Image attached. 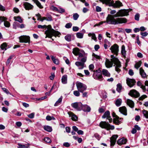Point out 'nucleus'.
Wrapping results in <instances>:
<instances>
[{
    "label": "nucleus",
    "mask_w": 148,
    "mask_h": 148,
    "mask_svg": "<svg viewBox=\"0 0 148 148\" xmlns=\"http://www.w3.org/2000/svg\"><path fill=\"white\" fill-rule=\"evenodd\" d=\"M131 10V9L121 10L114 15L108 14L106 18L107 23L113 25L126 23L127 22V20L126 18H115L114 17L127 16L129 15V12Z\"/></svg>",
    "instance_id": "nucleus-1"
},
{
    "label": "nucleus",
    "mask_w": 148,
    "mask_h": 148,
    "mask_svg": "<svg viewBox=\"0 0 148 148\" xmlns=\"http://www.w3.org/2000/svg\"><path fill=\"white\" fill-rule=\"evenodd\" d=\"M38 27L39 28H47V30L45 33L46 35L45 38L48 37L51 38L53 36H59L60 34V32L52 29L51 26L50 25L48 26L39 25H38Z\"/></svg>",
    "instance_id": "nucleus-2"
},
{
    "label": "nucleus",
    "mask_w": 148,
    "mask_h": 148,
    "mask_svg": "<svg viewBox=\"0 0 148 148\" xmlns=\"http://www.w3.org/2000/svg\"><path fill=\"white\" fill-rule=\"evenodd\" d=\"M111 60L114 62L116 65L115 67L116 71L119 73L121 71L120 68L121 67L120 62L117 58H115L113 55L111 56Z\"/></svg>",
    "instance_id": "nucleus-3"
},
{
    "label": "nucleus",
    "mask_w": 148,
    "mask_h": 148,
    "mask_svg": "<svg viewBox=\"0 0 148 148\" xmlns=\"http://www.w3.org/2000/svg\"><path fill=\"white\" fill-rule=\"evenodd\" d=\"M19 42L22 43H29L30 42V37L29 36L26 35H23L19 37Z\"/></svg>",
    "instance_id": "nucleus-4"
},
{
    "label": "nucleus",
    "mask_w": 148,
    "mask_h": 148,
    "mask_svg": "<svg viewBox=\"0 0 148 148\" xmlns=\"http://www.w3.org/2000/svg\"><path fill=\"white\" fill-rule=\"evenodd\" d=\"M76 85L78 90L81 92L84 91L86 88V86L80 82H77L76 83Z\"/></svg>",
    "instance_id": "nucleus-5"
},
{
    "label": "nucleus",
    "mask_w": 148,
    "mask_h": 148,
    "mask_svg": "<svg viewBox=\"0 0 148 148\" xmlns=\"http://www.w3.org/2000/svg\"><path fill=\"white\" fill-rule=\"evenodd\" d=\"M71 105L73 108L77 110L80 111L82 110L83 105L80 102L72 103Z\"/></svg>",
    "instance_id": "nucleus-6"
},
{
    "label": "nucleus",
    "mask_w": 148,
    "mask_h": 148,
    "mask_svg": "<svg viewBox=\"0 0 148 148\" xmlns=\"http://www.w3.org/2000/svg\"><path fill=\"white\" fill-rule=\"evenodd\" d=\"M87 54L86 53L83 51H82V53L79 54L78 58H81V61L84 64L86 62L87 59Z\"/></svg>",
    "instance_id": "nucleus-7"
},
{
    "label": "nucleus",
    "mask_w": 148,
    "mask_h": 148,
    "mask_svg": "<svg viewBox=\"0 0 148 148\" xmlns=\"http://www.w3.org/2000/svg\"><path fill=\"white\" fill-rule=\"evenodd\" d=\"M93 76L94 78L101 80V79L102 78V76L101 71L100 69L96 71L94 73Z\"/></svg>",
    "instance_id": "nucleus-8"
},
{
    "label": "nucleus",
    "mask_w": 148,
    "mask_h": 148,
    "mask_svg": "<svg viewBox=\"0 0 148 148\" xmlns=\"http://www.w3.org/2000/svg\"><path fill=\"white\" fill-rule=\"evenodd\" d=\"M119 47L116 44H114L111 46L110 49L111 50L112 52L114 53L116 55H118V52L119 51Z\"/></svg>",
    "instance_id": "nucleus-9"
},
{
    "label": "nucleus",
    "mask_w": 148,
    "mask_h": 148,
    "mask_svg": "<svg viewBox=\"0 0 148 148\" xmlns=\"http://www.w3.org/2000/svg\"><path fill=\"white\" fill-rule=\"evenodd\" d=\"M7 18H6L4 16L0 17V23H1L3 21L4 22V25L6 27H9L10 26V23L6 21Z\"/></svg>",
    "instance_id": "nucleus-10"
},
{
    "label": "nucleus",
    "mask_w": 148,
    "mask_h": 148,
    "mask_svg": "<svg viewBox=\"0 0 148 148\" xmlns=\"http://www.w3.org/2000/svg\"><path fill=\"white\" fill-rule=\"evenodd\" d=\"M102 117L103 119L106 118L110 122H111L112 121V119L110 116V112L108 111H106L102 116Z\"/></svg>",
    "instance_id": "nucleus-11"
},
{
    "label": "nucleus",
    "mask_w": 148,
    "mask_h": 148,
    "mask_svg": "<svg viewBox=\"0 0 148 148\" xmlns=\"http://www.w3.org/2000/svg\"><path fill=\"white\" fill-rule=\"evenodd\" d=\"M126 82L128 85L131 87L134 85L136 83V81L133 79H130L127 78L126 79Z\"/></svg>",
    "instance_id": "nucleus-12"
},
{
    "label": "nucleus",
    "mask_w": 148,
    "mask_h": 148,
    "mask_svg": "<svg viewBox=\"0 0 148 148\" xmlns=\"http://www.w3.org/2000/svg\"><path fill=\"white\" fill-rule=\"evenodd\" d=\"M118 137V136L117 135H114L110 138V142L111 146H113L114 145L116 142V138Z\"/></svg>",
    "instance_id": "nucleus-13"
},
{
    "label": "nucleus",
    "mask_w": 148,
    "mask_h": 148,
    "mask_svg": "<svg viewBox=\"0 0 148 148\" xmlns=\"http://www.w3.org/2000/svg\"><path fill=\"white\" fill-rule=\"evenodd\" d=\"M103 4H105L109 6H112L113 5L112 3L113 0H99Z\"/></svg>",
    "instance_id": "nucleus-14"
},
{
    "label": "nucleus",
    "mask_w": 148,
    "mask_h": 148,
    "mask_svg": "<svg viewBox=\"0 0 148 148\" xmlns=\"http://www.w3.org/2000/svg\"><path fill=\"white\" fill-rule=\"evenodd\" d=\"M112 3L113 5L111 6H113L115 8H118L123 6L122 3L119 1H116L114 3L113 0Z\"/></svg>",
    "instance_id": "nucleus-15"
},
{
    "label": "nucleus",
    "mask_w": 148,
    "mask_h": 148,
    "mask_svg": "<svg viewBox=\"0 0 148 148\" xmlns=\"http://www.w3.org/2000/svg\"><path fill=\"white\" fill-rule=\"evenodd\" d=\"M99 126L102 128L107 129L109 127V124L106 121H101L100 123Z\"/></svg>",
    "instance_id": "nucleus-16"
},
{
    "label": "nucleus",
    "mask_w": 148,
    "mask_h": 148,
    "mask_svg": "<svg viewBox=\"0 0 148 148\" xmlns=\"http://www.w3.org/2000/svg\"><path fill=\"white\" fill-rule=\"evenodd\" d=\"M113 62L111 60L110 61L109 60L106 59V61L105 62V64L106 67L108 68H110L112 66Z\"/></svg>",
    "instance_id": "nucleus-17"
},
{
    "label": "nucleus",
    "mask_w": 148,
    "mask_h": 148,
    "mask_svg": "<svg viewBox=\"0 0 148 148\" xmlns=\"http://www.w3.org/2000/svg\"><path fill=\"white\" fill-rule=\"evenodd\" d=\"M23 5L25 9L27 10L32 9L33 7V6L32 5L27 2L24 3Z\"/></svg>",
    "instance_id": "nucleus-18"
},
{
    "label": "nucleus",
    "mask_w": 148,
    "mask_h": 148,
    "mask_svg": "<svg viewBox=\"0 0 148 148\" xmlns=\"http://www.w3.org/2000/svg\"><path fill=\"white\" fill-rule=\"evenodd\" d=\"M119 112L125 115H127V109L125 106L120 107L119 108Z\"/></svg>",
    "instance_id": "nucleus-19"
},
{
    "label": "nucleus",
    "mask_w": 148,
    "mask_h": 148,
    "mask_svg": "<svg viewBox=\"0 0 148 148\" xmlns=\"http://www.w3.org/2000/svg\"><path fill=\"white\" fill-rule=\"evenodd\" d=\"M69 116L71 117L72 120L74 121H77V117L73 112H69L68 113Z\"/></svg>",
    "instance_id": "nucleus-20"
},
{
    "label": "nucleus",
    "mask_w": 148,
    "mask_h": 148,
    "mask_svg": "<svg viewBox=\"0 0 148 148\" xmlns=\"http://www.w3.org/2000/svg\"><path fill=\"white\" fill-rule=\"evenodd\" d=\"M75 64L76 66L79 67L78 69H81L84 68V64L81 62L77 61L75 62Z\"/></svg>",
    "instance_id": "nucleus-21"
},
{
    "label": "nucleus",
    "mask_w": 148,
    "mask_h": 148,
    "mask_svg": "<svg viewBox=\"0 0 148 148\" xmlns=\"http://www.w3.org/2000/svg\"><path fill=\"white\" fill-rule=\"evenodd\" d=\"M72 52L75 56H77L78 55L79 57V54L82 53V51L81 52H80L79 49L78 48H74L73 49Z\"/></svg>",
    "instance_id": "nucleus-22"
},
{
    "label": "nucleus",
    "mask_w": 148,
    "mask_h": 148,
    "mask_svg": "<svg viewBox=\"0 0 148 148\" xmlns=\"http://www.w3.org/2000/svg\"><path fill=\"white\" fill-rule=\"evenodd\" d=\"M127 141V140L126 139L122 138L118 140L117 143L118 145H121L126 144Z\"/></svg>",
    "instance_id": "nucleus-23"
},
{
    "label": "nucleus",
    "mask_w": 148,
    "mask_h": 148,
    "mask_svg": "<svg viewBox=\"0 0 148 148\" xmlns=\"http://www.w3.org/2000/svg\"><path fill=\"white\" fill-rule=\"evenodd\" d=\"M127 104L131 108H133L134 107V103L132 100L129 99H127Z\"/></svg>",
    "instance_id": "nucleus-24"
},
{
    "label": "nucleus",
    "mask_w": 148,
    "mask_h": 148,
    "mask_svg": "<svg viewBox=\"0 0 148 148\" xmlns=\"http://www.w3.org/2000/svg\"><path fill=\"white\" fill-rule=\"evenodd\" d=\"M84 112H89L91 110L90 108L87 105H83L82 109Z\"/></svg>",
    "instance_id": "nucleus-25"
},
{
    "label": "nucleus",
    "mask_w": 148,
    "mask_h": 148,
    "mask_svg": "<svg viewBox=\"0 0 148 148\" xmlns=\"http://www.w3.org/2000/svg\"><path fill=\"white\" fill-rule=\"evenodd\" d=\"M126 51L125 50V47L124 45H123L121 47V53L122 55L123 56L124 58L125 57V55L126 54Z\"/></svg>",
    "instance_id": "nucleus-26"
},
{
    "label": "nucleus",
    "mask_w": 148,
    "mask_h": 148,
    "mask_svg": "<svg viewBox=\"0 0 148 148\" xmlns=\"http://www.w3.org/2000/svg\"><path fill=\"white\" fill-rule=\"evenodd\" d=\"M139 71L140 74L142 76V77L143 78L146 77V75L143 69L142 68H141L140 69Z\"/></svg>",
    "instance_id": "nucleus-27"
},
{
    "label": "nucleus",
    "mask_w": 148,
    "mask_h": 148,
    "mask_svg": "<svg viewBox=\"0 0 148 148\" xmlns=\"http://www.w3.org/2000/svg\"><path fill=\"white\" fill-rule=\"evenodd\" d=\"M103 74L106 76L109 77L110 76V73L108 72V71L105 69H103L102 71Z\"/></svg>",
    "instance_id": "nucleus-28"
},
{
    "label": "nucleus",
    "mask_w": 148,
    "mask_h": 148,
    "mask_svg": "<svg viewBox=\"0 0 148 148\" xmlns=\"http://www.w3.org/2000/svg\"><path fill=\"white\" fill-rule=\"evenodd\" d=\"M67 78V76L66 75L62 76V82L63 84H66V83Z\"/></svg>",
    "instance_id": "nucleus-29"
},
{
    "label": "nucleus",
    "mask_w": 148,
    "mask_h": 148,
    "mask_svg": "<svg viewBox=\"0 0 148 148\" xmlns=\"http://www.w3.org/2000/svg\"><path fill=\"white\" fill-rule=\"evenodd\" d=\"M51 59L53 61V62L55 64H59V60L58 59L56 58L55 57H54L53 56H51Z\"/></svg>",
    "instance_id": "nucleus-30"
},
{
    "label": "nucleus",
    "mask_w": 148,
    "mask_h": 148,
    "mask_svg": "<svg viewBox=\"0 0 148 148\" xmlns=\"http://www.w3.org/2000/svg\"><path fill=\"white\" fill-rule=\"evenodd\" d=\"M122 100L121 99H117L115 102V104L116 106L119 107L120 106L121 104Z\"/></svg>",
    "instance_id": "nucleus-31"
},
{
    "label": "nucleus",
    "mask_w": 148,
    "mask_h": 148,
    "mask_svg": "<svg viewBox=\"0 0 148 148\" xmlns=\"http://www.w3.org/2000/svg\"><path fill=\"white\" fill-rule=\"evenodd\" d=\"M43 128L45 130L49 132H51L52 131V128L50 126L48 125L44 126Z\"/></svg>",
    "instance_id": "nucleus-32"
},
{
    "label": "nucleus",
    "mask_w": 148,
    "mask_h": 148,
    "mask_svg": "<svg viewBox=\"0 0 148 148\" xmlns=\"http://www.w3.org/2000/svg\"><path fill=\"white\" fill-rule=\"evenodd\" d=\"M14 19L16 21H17L20 23H22L23 20L19 16H14Z\"/></svg>",
    "instance_id": "nucleus-33"
},
{
    "label": "nucleus",
    "mask_w": 148,
    "mask_h": 148,
    "mask_svg": "<svg viewBox=\"0 0 148 148\" xmlns=\"http://www.w3.org/2000/svg\"><path fill=\"white\" fill-rule=\"evenodd\" d=\"M129 95L132 97L137 98L140 96L139 93H129Z\"/></svg>",
    "instance_id": "nucleus-34"
},
{
    "label": "nucleus",
    "mask_w": 148,
    "mask_h": 148,
    "mask_svg": "<svg viewBox=\"0 0 148 148\" xmlns=\"http://www.w3.org/2000/svg\"><path fill=\"white\" fill-rule=\"evenodd\" d=\"M18 148H29V144H28L26 145H22L20 144H18Z\"/></svg>",
    "instance_id": "nucleus-35"
},
{
    "label": "nucleus",
    "mask_w": 148,
    "mask_h": 148,
    "mask_svg": "<svg viewBox=\"0 0 148 148\" xmlns=\"http://www.w3.org/2000/svg\"><path fill=\"white\" fill-rule=\"evenodd\" d=\"M7 47V44L6 43L4 42L0 46L2 50H6Z\"/></svg>",
    "instance_id": "nucleus-36"
},
{
    "label": "nucleus",
    "mask_w": 148,
    "mask_h": 148,
    "mask_svg": "<svg viewBox=\"0 0 148 148\" xmlns=\"http://www.w3.org/2000/svg\"><path fill=\"white\" fill-rule=\"evenodd\" d=\"M34 2L39 8H43V6L41 5L40 3L37 0H34Z\"/></svg>",
    "instance_id": "nucleus-37"
},
{
    "label": "nucleus",
    "mask_w": 148,
    "mask_h": 148,
    "mask_svg": "<svg viewBox=\"0 0 148 148\" xmlns=\"http://www.w3.org/2000/svg\"><path fill=\"white\" fill-rule=\"evenodd\" d=\"M137 84L138 86L141 87V88L143 90V92H145V87L144 86L142 85V84L140 82H138L137 83Z\"/></svg>",
    "instance_id": "nucleus-38"
},
{
    "label": "nucleus",
    "mask_w": 148,
    "mask_h": 148,
    "mask_svg": "<svg viewBox=\"0 0 148 148\" xmlns=\"http://www.w3.org/2000/svg\"><path fill=\"white\" fill-rule=\"evenodd\" d=\"M62 97L61 96L57 101L54 104L55 106H57L62 102Z\"/></svg>",
    "instance_id": "nucleus-39"
},
{
    "label": "nucleus",
    "mask_w": 148,
    "mask_h": 148,
    "mask_svg": "<svg viewBox=\"0 0 148 148\" xmlns=\"http://www.w3.org/2000/svg\"><path fill=\"white\" fill-rule=\"evenodd\" d=\"M122 89V86L121 84H118L117 85L116 90L119 92H121V90Z\"/></svg>",
    "instance_id": "nucleus-40"
},
{
    "label": "nucleus",
    "mask_w": 148,
    "mask_h": 148,
    "mask_svg": "<svg viewBox=\"0 0 148 148\" xmlns=\"http://www.w3.org/2000/svg\"><path fill=\"white\" fill-rule=\"evenodd\" d=\"M88 36H92L91 38L92 39L94 40H96L97 39V38L95 36V34L93 33H89L88 34Z\"/></svg>",
    "instance_id": "nucleus-41"
},
{
    "label": "nucleus",
    "mask_w": 148,
    "mask_h": 148,
    "mask_svg": "<svg viewBox=\"0 0 148 148\" xmlns=\"http://www.w3.org/2000/svg\"><path fill=\"white\" fill-rule=\"evenodd\" d=\"M142 64L141 61H140L136 63L135 65V68L138 69L141 66Z\"/></svg>",
    "instance_id": "nucleus-42"
},
{
    "label": "nucleus",
    "mask_w": 148,
    "mask_h": 148,
    "mask_svg": "<svg viewBox=\"0 0 148 148\" xmlns=\"http://www.w3.org/2000/svg\"><path fill=\"white\" fill-rule=\"evenodd\" d=\"M50 95L49 93H46V95L44 97H42L40 98L37 99V100H42L46 99L47 97V96H49Z\"/></svg>",
    "instance_id": "nucleus-43"
},
{
    "label": "nucleus",
    "mask_w": 148,
    "mask_h": 148,
    "mask_svg": "<svg viewBox=\"0 0 148 148\" xmlns=\"http://www.w3.org/2000/svg\"><path fill=\"white\" fill-rule=\"evenodd\" d=\"M46 119L48 121H51V120H55V118L53 116H50L48 115L46 117Z\"/></svg>",
    "instance_id": "nucleus-44"
},
{
    "label": "nucleus",
    "mask_w": 148,
    "mask_h": 148,
    "mask_svg": "<svg viewBox=\"0 0 148 148\" xmlns=\"http://www.w3.org/2000/svg\"><path fill=\"white\" fill-rule=\"evenodd\" d=\"M44 140L47 143H51V142L50 139L48 137H45L44 139Z\"/></svg>",
    "instance_id": "nucleus-45"
},
{
    "label": "nucleus",
    "mask_w": 148,
    "mask_h": 148,
    "mask_svg": "<svg viewBox=\"0 0 148 148\" xmlns=\"http://www.w3.org/2000/svg\"><path fill=\"white\" fill-rule=\"evenodd\" d=\"M143 113L144 116L147 119L148 118V111L144 110L143 111Z\"/></svg>",
    "instance_id": "nucleus-46"
},
{
    "label": "nucleus",
    "mask_w": 148,
    "mask_h": 148,
    "mask_svg": "<svg viewBox=\"0 0 148 148\" xmlns=\"http://www.w3.org/2000/svg\"><path fill=\"white\" fill-rule=\"evenodd\" d=\"M65 38L67 41H70L71 40V36L69 35H67L65 37Z\"/></svg>",
    "instance_id": "nucleus-47"
},
{
    "label": "nucleus",
    "mask_w": 148,
    "mask_h": 148,
    "mask_svg": "<svg viewBox=\"0 0 148 148\" xmlns=\"http://www.w3.org/2000/svg\"><path fill=\"white\" fill-rule=\"evenodd\" d=\"M77 37L79 38H82L83 37V34L80 33H77L76 34Z\"/></svg>",
    "instance_id": "nucleus-48"
},
{
    "label": "nucleus",
    "mask_w": 148,
    "mask_h": 148,
    "mask_svg": "<svg viewBox=\"0 0 148 148\" xmlns=\"http://www.w3.org/2000/svg\"><path fill=\"white\" fill-rule=\"evenodd\" d=\"M13 58V56H10L9 57L6 62V65H8L10 63L11 60L12 58Z\"/></svg>",
    "instance_id": "nucleus-49"
},
{
    "label": "nucleus",
    "mask_w": 148,
    "mask_h": 148,
    "mask_svg": "<svg viewBox=\"0 0 148 148\" xmlns=\"http://www.w3.org/2000/svg\"><path fill=\"white\" fill-rule=\"evenodd\" d=\"M73 19L75 20H77L79 17V15L77 13H74L73 14Z\"/></svg>",
    "instance_id": "nucleus-50"
},
{
    "label": "nucleus",
    "mask_w": 148,
    "mask_h": 148,
    "mask_svg": "<svg viewBox=\"0 0 148 148\" xmlns=\"http://www.w3.org/2000/svg\"><path fill=\"white\" fill-rule=\"evenodd\" d=\"M72 25V24L71 23H67L65 27L67 28H71V27Z\"/></svg>",
    "instance_id": "nucleus-51"
},
{
    "label": "nucleus",
    "mask_w": 148,
    "mask_h": 148,
    "mask_svg": "<svg viewBox=\"0 0 148 148\" xmlns=\"http://www.w3.org/2000/svg\"><path fill=\"white\" fill-rule=\"evenodd\" d=\"M34 115L35 113L34 112H33L28 115L27 116L29 118L31 119H32L34 117Z\"/></svg>",
    "instance_id": "nucleus-52"
},
{
    "label": "nucleus",
    "mask_w": 148,
    "mask_h": 148,
    "mask_svg": "<svg viewBox=\"0 0 148 148\" xmlns=\"http://www.w3.org/2000/svg\"><path fill=\"white\" fill-rule=\"evenodd\" d=\"M106 22V21H101L99 22V23L95 24L94 25V27H95L96 26H99L100 25H102L103 23Z\"/></svg>",
    "instance_id": "nucleus-53"
},
{
    "label": "nucleus",
    "mask_w": 148,
    "mask_h": 148,
    "mask_svg": "<svg viewBox=\"0 0 148 148\" xmlns=\"http://www.w3.org/2000/svg\"><path fill=\"white\" fill-rule=\"evenodd\" d=\"M140 15L139 14H136L135 16V19L137 21H139Z\"/></svg>",
    "instance_id": "nucleus-54"
},
{
    "label": "nucleus",
    "mask_w": 148,
    "mask_h": 148,
    "mask_svg": "<svg viewBox=\"0 0 148 148\" xmlns=\"http://www.w3.org/2000/svg\"><path fill=\"white\" fill-rule=\"evenodd\" d=\"M147 97V96L146 95H143L141 97L139 98V99L140 100H142L145 98Z\"/></svg>",
    "instance_id": "nucleus-55"
},
{
    "label": "nucleus",
    "mask_w": 148,
    "mask_h": 148,
    "mask_svg": "<svg viewBox=\"0 0 148 148\" xmlns=\"http://www.w3.org/2000/svg\"><path fill=\"white\" fill-rule=\"evenodd\" d=\"M65 12V10L64 9L62 8H59V9H58V10L57 11V12L59 13H62L64 12Z\"/></svg>",
    "instance_id": "nucleus-56"
},
{
    "label": "nucleus",
    "mask_w": 148,
    "mask_h": 148,
    "mask_svg": "<svg viewBox=\"0 0 148 148\" xmlns=\"http://www.w3.org/2000/svg\"><path fill=\"white\" fill-rule=\"evenodd\" d=\"M140 34L143 36H146L148 35V33L146 32H141Z\"/></svg>",
    "instance_id": "nucleus-57"
},
{
    "label": "nucleus",
    "mask_w": 148,
    "mask_h": 148,
    "mask_svg": "<svg viewBox=\"0 0 148 148\" xmlns=\"http://www.w3.org/2000/svg\"><path fill=\"white\" fill-rule=\"evenodd\" d=\"M55 76L54 74L53 73H51V75L50 76L49 78L51 80H53Z\"/></svg>",
    "instance_id": "nucleus-58"
},
{
    "label": "nucleus",
    "mask_w": 148,
    "mask_h": 148,
    "mask_svg": "<svg viewBox=\"0 0 148 148\" xmlns=\"http://www.w3.org/2000/svg\"><path fill=\"white\" fill-rule=\"evenodd\" d=\"M51 10H53L57 12L58 10V9L56 7L53 6H51Z\"/></svg>",
    "instance_id": "nucleus-59"
},
{
    "label": "nucleus",
    "mask_w": 148,
    "mask_h": 148,
    "mask_svg": "<svg viewBox=\"0 0 148 148\" xmlns=\"http://www.w3.org/2000/svg\"><path fill=\"white\" fill-rule=\"evenodd\" d=\"M73 30L74 31L77 32L79 30V28L76 26L73 27Z\"/></svg>",
    "instance_id": "nucleus-60"
},
{
    "label": "nucleus",
    "mask_w": 148,
    "mask_h": 148,
    "mask_svg": "<svg viewBox=\"0 0 148 148\" xmlns=\"http://www.w3.org/2000/svg\"><path fill=\"white\" fill-rule=\"evenodd\" d=\"M105 109L103 108H99L98 111L99 113H101L105 111Z\"/></svg>",
    "instance_id": "nucleus-61"
},
{
    "label": "nucleus",
    "mask_w": 148,
    "mask_h": 148,
    "mask_svg": "<svg viewBox=\"0 0 148 148\" xmlns=\"http://www.w3.org/2000/svg\"><path fill=\"white\" fill-rule=\"evenodd\" d=\"M101 8L98 6H97L96 7V11L97 12H101Z\"/></svg>",
    "instance_id": "nucleus-62"
},
{
    "label": "nucleus",
    "mask_w": 148,
    "mask_h": 148,
    "mask_svg": "<svg viewBox=\"0 0 148 148\" xmlns=\"http://www.w3.org/2000/svg\"><path fill=\"white\" fill-rule=\"evenodd\" d=\"M18 26V23L16 22H14L13 24V28L15 29H16L17 27Z\"/></svg>",
    "instance_id": "nucleus-63"
},
{
    "label": "nucleus",
    "mask_w": 148,
    "mask_h": 148,
    "mask_svg": "<svg viewBox=\"0 0 148 148\" xmlns=\"http://www.w3.org/2000/svg\"><path fill=\"white\" fill-rule=\"evenodd\" d=\"M89 68L90 70L91 71H92L94 68V66L93 64H91L89 66Z\"/></svg>",
    "instance_id": "nucleus-64"
}]
</instances>
